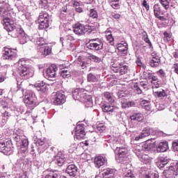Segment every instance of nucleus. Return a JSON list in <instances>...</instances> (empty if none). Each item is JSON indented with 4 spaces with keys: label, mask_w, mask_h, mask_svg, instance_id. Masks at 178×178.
Returning <instances> with one entry per match:
<instances>
[{
    "label": "nucleus",
    "mask_w": 178,
    "mask_h": 178,
    "mask_svg": "<svg viewBox=\"0 0 178 178\" xmlns=\"http://www.w3.org/2000/svg\"><path fill=\"white\" fill-rule=\"evenodd\" d=\"M143 74H144V77H145L146 79H148L149 80H152L151 83H154L155 81H158L159 80L158 77L152 74V73H151L149 71L144 72Z\"/></svg>",
    "instance_id": "nucleus-33"
},
{
    "label": "nucleus",
    "mask_w": 178,
    "mask_h": 178,
    "mask_svg": "<svg viewBox=\"0 0 178 178\" xmlns=\"http://www.w3.org/2000/svg\"><path fill=\"white\" fill-rule=\"evenodd\" d=\"M90 17H92V19H97L98 18V13L95 9H91L90 10Z\"/></svg>",
    "instance_id": "nucleus-49"
},
{
    "label": "nucleus",
    "mask_w": 178,
    "mask_h": 178,
    "mask_svg": "<svg viewBox=\"0 0 178 178\" xmlns=\"http://www.w3.org/2000/svg\"><path fill=\"white\" fill-rule=\"evenodd\" d=\"M125 178H136V177H134V174L130 172L125 175Z\"/></svg>",
    "instance_id": "nucleus-62"
},
{
    "label": "nucleus",
    "mask_w": 178,
    "mask_h": 178,
    "mask_svg": "<svg viewBox=\"0 0 178 178\" xmlns=\"http://www.w3.org/2000/svg\"><path fill=\"white\" fill-rule=\"evenodd\" d=\"M103 99H104L107 104H113L115 102V99H113V97L112 96V94L109 92H104L103 93Z\"/></svg>",
    "instance_id": "nucleus-29"
},
{
    "label": "nucleus",
    "mask_w": 178,
    "mask_h": 178,
    "mask_svg": "<svg viewBox=\"0 0 178 178\" xmlns=\"http://www.w3.org/2000/svg\"><path fill=\"white\" fill-rule=\"evenodd\" d=\"M152 149V144L146 143L142 145L137 146L136 148L133 149L134 154L138 156L141 162L143 163H147L148 161H149V156L147 154H144V151H151Z\"/></svg>",
    "instance_id": "nucleus-2"
},
{
    "label": "nucleus",
    "mask_w": 178,
    "mask_h": 178,
    "mask_svg": "<svg viewBox=\"0 0 178 178\" xmlns=\"http://www.w3.org/2000/svg\"><path fill=\"white\" fill-rule=\"evenodd\" d=\"M4 29L9 33V35H11L13 38H19V37L24 35V31L21 27L15 26V21L5 26Z\"/></svg>",
    "instance_id": "nucleus-5"
},
{
    "label": "nucleus",
    "mask_w": 178,
    "mask_h": 178,
    "mask_svg": "<svg viewBox=\"0 0 178 178\" xmlns=\"http://www.w3.org/2000/svg\"><path fill=\"white\" fill-rule=\"evenodd\" d=\"M97 80L98 78L97 77V76H95V74L92 73H89L87 75V81H88V83H95V81H97Z\"/></svg>",
    "instance_id": "nucleus-39"
},
{
    "label": "nucleus",
    "mask_w": 178,
    "mask_h": 178,
    "mask_svg": "<svg viewBox=\"0 0 178 178\" xmlns=\"http://www.w3.org/2000/svg\"><path fill=\"white\" fill-rule=\"evenodd\" d=\"M75 63L81 69H86L87 66H88V63H87V60L83 56H79L76 60H75Z\"/></svg>",
    "instance_id": "nucleus-25"
},
{
    "label": "nucleus",
    "mask_w": 178,
    "mask_h": 178,
    "mask_svg": "<svg viewBox=\"0 0 178 178\" xmlns=\"http://www.w3.org/2000/svg\"><path fill=\"white\" fill-rule=\"evenodd\" d=\"M77 166L74 164H71L67 167L65 173H67L70 177H74L75 176H77Z\"/></svg>",
    "instance_id": "nucleus-19"
},
{
    "label": "nucleus",
    "mask_w": 178,
    "mask_h": 178,
    "mask_svg": "<svg viewBox=\"0 0 178 178\" xmlns=\"http://www.w3.org/2000/svg\"><path fill=\"white\" fill-rule=\"evenodd\" d=\"M151 131H152V129L149 127L145 128L143 131L140 135H142L143 138L144 137H148L149 134H151Z\"/></svg>",
    "instance_id": "nucleus-44"
},
{
    "label": "nucleus",
    "mask_w": 178,
    "mask_h": 178,
    "mask_svg": "<svg viewBox=\"0 0 178 178\" xmlns=\"http://www.w3.org/2000/svg\"><path fill=\"white\" fill-rule=\"evenodd\" d=\"M118 176V171L115 169L107 168L103 171V177L105 178H115Z\"/></svg>",
    "instance_id": "nucleus-20"
},
{
    "label": "nucleus",
    "mask_w": 178,
    "mask_h": 178,
    "mask_svg": "<svg viewBox=\"0 0 178 178\" xmlns=\"http://www.w3.org/2000/svg\"><path fill=\"white\" fill-rule=\"evenodd\" d=\"M13 138L17 144L21 145V150L19 151L21 154H26L29 152V139L19 134H15Z\"/></svg>",
    "instance_id": "nucleus-6"
},
{
    "label": "nucleus",
    "mask_w": 178,
    "mask_h": 178,
    "mask_svg": "<svg viewBox=\"0 0 178 178\" xmlns=\"http://www.w3.org/2000/svg\"><path fill=\"white\" fill-rule=\"evenodd\" d=\"M67 15H69V10H67V6H65L59 10L58 16L60 19H66Z\"/></svg>",
    "instance_id": "nucleus-30"
},
{
    "label": "nucleus",
    "mask_w": 178,
    "mask_h": 178,
    "mask_svg": "<svg viewBox=\"0 0 178 178\" xmlns=\"http://www.w3.org/2000/svg\"><path fill=\"white\" fill-rule=\"evenodd\" d=\"M57 71L58 67H56V65H52L46 70V77H47V79H55V77H56Z\"/></svg>",
    "instance_id": "nucleus-18"
},
{
    "label": "nucleus",
    "mask_w": 178,
    "mask_h": 178,
    "mask_svg": "<svg viewBox=\"0 0 178 178\" xmlns=\"http://www.w3.org/2000/svg\"><path fill=\"white\" fill-rule=\"evenodd\" d=\"M73 31L77 35H84L86 33H91V29L90 26H84L82 24L77 23L73 26Z\"/></svg>",
    "instance_id": "nucleus-13"
},
{
    "label": "nucleus",
    "mask_w": 178,
    "mask_h": 178,
    "mask_svg": "<svg viewBox=\"0 0 178 178\" xmlns=\"http://www.w3.org/2000/svg\"><path fill=\"white\" fill-rule=\"evenodd\" d=\"M60 76L63 77V79H69L72 77V74L70 73V71L63 70L60 72Z\"/></svg>",
    "instance_id": "nucleus-45"
},
{
    "label": "nucleus",
    "mask_w": 178,
    "mask_h": 178,
    "mask_svg": "<svg viewBox=\"0 0 178 178\" xmlns=\"http://www.w3.org/2000/svg\"><path fill=\"white\" fill-rule=\"evenodd\" d=\"M0 152H2L4 155H10L13 152L12 140L9 139L0 140Z\"/></svg>",
    "instance_id": "nucleus-8"
},
{
    "label": "nucleus",
    "mask_w": 178,
    "mask_h": 178,
    "mask_svg": "<svg viewBox=\"0 0 178 178\" xmlns=\"http://www.w3.org/2000/svg\"><path fill=\"white\" fill-rule=\"evenodd\" d=\"M153 9L155 17L159 19V20H161V22H165V20H166V18H165V17L161 16V6H159V4H154Z\"/></svg>",
    "instance_id": "nucleus-24"
},
{
    "label": "nucleus",
    "mask_w": 178,
    "mask_h": 178,
    "mask_svg": "<svg viewBox=\"0 0 178 178\" xmlns=\"http://www.w3.org/2000/svg\"><path fill=\"white\" fill-rule=\"evenodd\" d=\"M127 43L124 44H118V49L120 52V54H123L124 55H126L127 54V51H129V47H127Z\"/></svg>",
    "instance_id": "nucleus-31"
},
{
    "label": "nucleus",
    "mask_w": 178,
    "mask_h": 178,
    "mask_svg": "<svg viewBox=\"0 0 178 178\" xmlns=\"http://www.w3.org/2000/svg\"><path fill=\"white\" fill-rule=\"evenodd\" d=\"M156 74H158L159 77L161 79H165V77H166V73L162 69L157 71Z\"/></svg>",
    "instance_id": "nucleus-54"
},
{
    "label": "nucleus",
    "mask_w": 178,
    "mask_h": 178,
    "mask_svg": "<svg viewBox=\"0 0 178 178\" xmlns=\"http://www.w3.org/2000/svg\"><path fill=\"white\" fill-rule=\"evenodd\" d=\"M66 102V96L63 95L62 92H57L55 94L54 104V105H61V104H65Z\"/></svg>",
    "instance_id": "nucleus-16"
},
{
    "label": "nucleus",
    "mask_w": 178,
    "mask_h": 178,
    "mask_svg": "<svg viewBox=\"0 0 178 178\" xmlns=\"http://www.w3.org/2000/svg\"><path fill=\"white\" fill-rule=\"evenodd\" d=\"M103 112H106L108 113L115 112V106L113 104H105L102 106Z\"/></svg>",
    "instance_id": "nucleus-32"
},
{
    "label": "nucleus",
    "mask_w": 178,
    "mask_h": 178,
    "mask_svg": "<svg viewBox=\"0 0 178 178\" xmlns=\"http://www.w3.org/2000/svg\"><path fill=\"white\" fill-rule=\"evenodd\" d=\"M133 90L138 95L143 94V89L138 86V83H135L133 86Z\"/></svg>",
    "instance_id": "nucleus-42"
},
{
    "label": "nucleus",
    "mask_w": 178,
    "mask_h": 178,
    "mask_svg": "<svg viewBox=\"0 0 178 178\" xmlns=\"http://www.w3.org/2000/svg\"><path fill=\"white\" fill-rule=\"evenodd\" d=\"M97 130L99 133H104L106 130V127L102 124H99L97 126Z\"/></svg>",
    "instance_id": "nucleus-51"
},
{
    "label": "nucleus",
    "mask_w": 178,
    "mask_h": 178,
    "mask_svg": "<svg viewBox=\"0 0 178 178\" xmlns=\"http://www.w3.org/2000/svg\"><path fill=\"white\" fill-rule=\"evenodd\" d=\"M129 67L124 65L123 63H120L119 65L113 63L111 65V71L113 73H119L120 76H123L127 73Z\"/></svg>",
    "instance_id": "nucleus-11"
},
{
    "label": "nucleus",
    "mask_w": 178,
    "mask_h": 178,
    "mask_svg": "<svg viewBox=\"0 0 178 178\" xmlns=\"http://www.w3.org/2000/svg\"><path fill=\"white\" fill-rule=\"evenodd\" d=\"M39 52H40V54H42V55H44V56H47L51 54V48H49V46L40 47L39 49Z\"/></svg>",
    "instance_id": "nucleus-38"
},
{
    "label": "nucleus",
    "mask_w": 178,
    "mask_h": 178,
    "mask_svg": "<svg viewBox=\"0 0 178 178\" xmlns=\"http://www.w3.org/2000/svg\"><path fill=\"white\" fill-rule=\"evenodd\" d=\"M154 94L155 97H158V98H163V97H166V92L163 90L154 92Z\"/></svg>",
    "instance_id": "nucleus-47"
},
{
    "label": "nucleus",
    "mask_w": 178,
    "mask_h": 178,
    "mask_svg": "<svg viewBox=\"0 0 178 178\" xmlns=\"http://www.w3.org/2000/svg\"><path fill=\"white\" fill-rule=\"evenodd\" d=\"M24 104L28 109L33 110L34 108L38 106L39 103L37 100V96L33 92H29L27 95L24 96Z\"/></svg>",
    "instance_id": "nucleus-4"
},
{
    "label": "nucleus",
    "mask_w": 178,
    "mask_h": 178,
    "mask_svg": "<svg viewBox=\"0 0 178 178\" xmlns=\"http://www.w3.org/2000/svg\"><path fill=\"white\" fill-rule=\"evenodd\" d=\"M138 86L141 88H143V90H147L148 89V82H144L141 81L140 83H138Z\"/></svg>",
    "instance_id": "nucleus-56"
},
{
    "label": "nucleus",
    "mask_w": 178,
    "mask_h": 178,
    "mask_svg": "<svg viewBox=\"0 0 178 178\" xmlns=\"http://www.w3.org/2000/svg\"><path fill=\"white\" fill-rule=\"evenodd\" d=\"M65 161L66 159L65 158V154H63L62 152H58L57 154L54 156L53 161L58 166H63V163H65Z\"/></svg>",
    "instance_id": "nucleus-15"
},
{
    "label": "nucleus",
    "mask_w": 178,
    "mask_h": 178,
    "mask_svg": "<svg viewBox=\"0 0 178 178\" xmlns=\"http://www.w3.org/2000/svg\"><path fill=\"white\" fill-rule=\"evenodd\" d=\"M9 116H10V113H9V112L8 111H5L3 113L2 118H4V119H9Z\"/></svg>",
    "instance_id": "nucleus-61"
},
{
    "label": "nucleus",
    "mask_w": 178,
    "mask_h": 178,
    "mask_svg": "<svg viewBox=\"0 0 178 178\" xmlns=\"http://www.w3.org/2000/svg\"><path fill=\"white\" fill-rule=\"evenodd\" d=\"M168 163H169V159L167 157L161 156L159 158L158 161L156 162V165L159 169H163V168H165Z\"/></svg>",
    "instance_id": "nucleus-26"
},
{
    "label": "nucleus",
    "mask_w": 178,
    "mask_h": 178,
    "mask_svg": "<svg viewBox=\"0 0 178 178\" xmlns=\"http://www.w3.org/2000/svg\"><path fill=\"white\" fill-rule=\"evenodd\" d=\"M35 144L39 154H42V152L48 148V145L45 143V141L42 139H38L37 141L35 142Z\"/></svg>",
    "instance_id": "nucleus-17"
},
{
    "label": "nucleus",
    "mask_w": 178,
    "mask_h": 178,
    "mask_svg": "<svg viewBox=\"0 0 178 178\" xmlns=\"http://www.w3.org/2000/svg\"><path fill=\"white\" fill-rule=\"evenodd\" d=\"M34 42L36 45H45V40H44V38H38Z\"/></svg>",
    "instance_id": "nucleus-50"
},
{
    "label": "nucleus",
    "mask_w": 178,
    "mask_h": 178,
    "mask_svg": "<svg viewBox=\"0 0 178 178\" xmlns=\"http://www.w3.org/2000/svg\"><path fill=\"white\" fill-rule=\"evenodd\" d=\"M140 106L145 111H151V103L148 100H142L140 102Z\"/></svg>",
    "instance_id": "nucleus-35"
},
{
    "label": "nucleus",
    "mask_w": 178,
    "mask_h": 178,
    "mask_svg": "<svg viewBox=\"0 0 178 178\" xmlns=\"http://www.w3.org/2000/svg\"><path fill=\"white\" fill-rule=\"evenodd\" d=\"M169 149L168 142H161L156 147L157 152H166Z\"/></svg>",
    "instance_id": "nucleus-27"
},
{
    "label": "nucleus",
    "mask_w": 178,
    "mask_h": 178,
    "mask_svg": "<svg viewBox=\"0 0 178 178\" xmlns=\"http://www.w3.org/2000/svg\"><path fill=\"white\" fill-rule=\"evenodd\" d=\"M88 59L90 60H92V62H95L96 63H102V67L101 69H104V66H105V65H104V63H102V60L101 59V58L91 54L88 56Z\"/></svg>",
    "instance_id": "nucleus-34"
},
{
    "label": "nucleus",
    "mask_w": 178,
    "mask_h": 178,
    "mask_svg": "<svg viewBox=\"0 0 178 178\" xmlns=\"http://www.w3.org/2000/svg\"><path fill=\"white\" fill-rule=\"evenodd\" d=\"M86 137L84 124H77L75 128V138L76 140H83Z\"/></svg>",
    "instance_id": "nucleus-14"
},
{
    "label": "nucleus",
    "mask_w": 178,
    "mask_h": 178,
    "mask_svg": "<svg viewBox=\"0 0 178 178\" xmlns=\"http://www.w3.org/2000/svg\"><path fill=\"white\" fill-rule=\"evenodd\" d=\"M109 3L113 9L120 8V3L119 1L110 2Z\"/></svg>",
    "instance_id": "nucleus-52"
},
{
    "label": "nucleus",
    "mask_w": 178,
    "mask_h": 178,
    "mask_svg": "<svg viewBox=\"0 0 178 178\" xmlns=\"http://www.w3.org/2000/svg\"><path fill=\"white\" fill-rule=\"evenodd\" d=\"M144 178H159V175H158V174L146 172V174L144 176Z\"/></svg>",
    "instance_id": "nucleus-53"
},
{
    "label": "nucleus",
    "mask_w": 178,
    "mask_h": 178,
    "mask_svg": "<svg viewBox=\"0 0 178 178\" xmlns=\"http://www.w3.org/2000/svg\"><path fill=\"white\" fill-rule=\"evenodd\" d=\"M163 175L166 178L175 177V170L173 167H170L168 170H165L163 171Z\"/></svg>",
    "instance_id": "nucleus-36"
},
{
    "label": "nucleus",
    "mask_w": 178,
    "mask_h": 178,
    "mask_svg": "<svg viewBox=\"0 0 178 178\" xmlns=\"http://www.w3.org/2000/svg\"><path fill=\"white\" fill-rule=\"evenodd\" d=\"M0 16L1 19V23L5 27L9 26V24H13L14 20L9 17V11L3 7L0 8Z\"/></svg>",
    "instance_id": "nucleus-10"
},
{
    "label": "nucleus",
    "mask_w": 178,
    "mask_h": 178,
    "mask_svg": "<svg viewBox=\"0 0 178 178\" xmlns=\"http://www.w3.org/2000/svg\"><path fill=\"white\" fill-rule=\"evenodd\" d=\"M170 1L171 0H159V2L163 8H164L165 10H168L170 7Z\"/></svg>",
    "instance_id": "nucleus-40"
},
{
    "label": "nucleus",
    "mask_w": 178,
    "mask_h": 178,
    "mask_svg": "<svg viewBox=\"0 0 178 178\" xmlns=\"http://www.w3.org/2000/svg\"><path fill=\"white\" fill-rule=\"evenodd\" d=\"M115 154H120L122 155H127V149L123 147H117L115 150Z\"/></svg>",
    "instance_id": "nucleus-46"
},
{
    "label": "nucleus",
    "mask_w": 178,
    "mask_h": 178,
    "mask_svg": "<svg viewBox=\"0 0 178 178\" xmlns=\"http://www.w3.org/2000/svg\"><path fill=\"white\" fill-rule=\"evenodd\" d=\"M172 149L175 152H178V140L172 143Z\"/></svg>",
    "instance_id": "nucleus-58"
},
{
    "label": "nucleus",
    "mask_w": 178,
    "mask_h": 178,
    "mask_svg": "<svg viewBox=\"0 0 178 178\" xmlns=\"http://www.w3.org/2000/svg\"><path fill=\"white\" fill-rule=\"evenodd\" d=\"M107 41H108L109 44H113V41H115V39L113 38V35L112 34H108L106 35Z\"/></svg>",
    "instance_id": "nucleus-57"
},
{
    "label": "nucleus",
    "mask_w": 178,
    "mask_h": 178,
    "mask_svg": "<svg viewBox=\"0 0 178 178\" xmlns=\"http://www.w3.org/2000/svg\"><path fill=\"white\" fill-rule=\"evenodd\" d=\"M35 88L40 92H47L48 91V85L44 81H40L34 84Z\"/></svg>",
    "instance_id": "nucleus-23"
},
{
    "label": "nucleus",
    "mask_w": 178,
    "mask_h": 178,
    "mask_svg": "<svg viewBox=\"0 0 178 178\" xmlns=\"http://www.w3.org/2000/svg\"><path fill=\"white\" fill-rule=\"evenodd\" d=\"M88 91L83 88L75 89L72 92V98L75 101L83 102L86 108H92V97L87 94Z\"/></svg>",
    "instance_id": "nucleus-1"
},
{
    "label": "nucleus",
    "mask_w": 178,
    "mask_h": 178,
    "mask_svg": "<svg viewBox=\"0 0 178 178\" xmlns=\"http://www.w3.org/2000/svg\"><path fill=\"white\" fill-rule=\"evenodd\" d=\"M17 72L18 74L24 79V80H27V79H30V77H33V76H34V71L27 67V65H26V61H24L23 58L18 61Z\"/></svg>",
    "instance_id": "nucleus-3"
},
{
    "label": "nucleus",
    "mask_w": 178,
    "mask_h": 178,
    "mask_svg": "<svg viewBox=\"0 0 178 178\" xmlns=\"http://www.w3.org/2000/svg\"><path fill=\"white\" fill-rule=\"evenodd\" d=\"M39 5H40V8H42V9H48V8H49V4L48 3V0H41Z\"/></svg>",
    "instance_id": "nucleus-48"
},
{
    "label": "nucleus",
    "mask_w": 178,
    "mask_h": 178,
    "mask_svg": "<svg viewBox=\"0 0 178 178\" xmlns=\"http://www.w3.org/2000/svg\"><path fill=\"white\" fill-rule=\"evenodd\" d=\"M3 58V59H7L8 60H15V59L17 58V49L4 47Z\"/></svg>",
    "instance_id": "nucleus-12"
},
{
    "label": "nucleus",
    "mask_w": 178,
    "mask_h": 178,
    "mask_svg": "<svg viewBox=\"0 0 178 178\" xmlns=\"http://www.w3.org/2000/svg\"><path fill=\"white\" fill-rule=\"evenodd\" d=\"M115 159H117L118 162L122 163L126 161V154H120L119 153H115Z\"/></svg>",
    "instance_id": "nucleus-41"
},
{
    "label": "nucleus",
    "mask_w": 178,
    "mask_h": 178,
    "mask_svg": "<svg viewBox=\"0 0 178 178\" xmlns=\"http://www.w3.org/2000/svg\"><path fill=\"white\" fill-rule=\"evenodd\" d=\"M75 10L77 12V13H83L84 10H83V8H81V6H79L78 7H75Z\"/></svg>",
    "instance_id": "nucleus-60"
},
{
    "label": "nucleus",
    "mask_w": 178,
    "mask_h": 178,
    "mask_svg": "<svg viewBox=\"0 0 178 178\" xmlns=\"http://www.w3.org/2000/svg\"><path fill=\"white\" fill-rule=\"evenodd\" d=\"M164 41L165 42H169L172 40V35H170V33H168V32H164Z\"/></svg>",
    "instance_id": "nucleus-55"
},
{
    "label": "nucleus",
    "mask_w": 178,
    "mask_h": 178,
    "mask_svg": "<svg viewBox=\"0 0 178 178\" xmlns=\"http://www.w3.org/2000/svg\"><path fill=\"white\" fill-rule=\"evenodd\" d=\"M86 48L91 51H101V49H104V42L99 38L90 39L86 43Z\"/></svg>",
    "instance_id": "nucleus-9"
},
{
    "label": "nucleus",
    "mask_w": 178,
    "mask_h": 178,
    "mask_svg": "<svg viewBox=\"0 0 178 178\" xmlns=\"http://www.w3.org/2000/svg\"><path fill=\"white\" fill-rule=\"evenodd\" d=\"M143 5L146 10H149V5H148V3L145 0L143 1Z\"/></svg>",
    "instance_id": "nucleus-63"
},
{
    "label": "nucleus",
    "mask_w": 178,
    "mask_h": 178,
    "mask_svg": "<svg viewBox=\"0 0 178 178\" xmlns=\"http://www.w3.org/2000/svg\"><path fill=\"white\" fill-rule=\"evenodd\" d=\"M152 59L149 61V66L151 67H158L161 65V59L159 56L155 53L152 54Z\"/></svg>",
    "instance_id": "nucleus-21"
},
{
    "label": "nucleus",
    "mask_w": 178,
    "mask_h": 178,
    "mask_svg": "<svg viewBox=\"0 0 178 178\" xmlns=\"http://www.w3.org/2000/svg\"><path fill=\"white\" fill-rule=\"evenodd\" d=\"M46 175L44 178H58L59 177V172L56 171H45Z\"/></svg>",
    "instance_id": "nucleus-37"
},
{
    "label": "nucleus",
    "mask_w": 178,
    "mask_h": 178,
    "mask_svg": "<svg viewBox=\"0 0 178 178\" xmlns=\"http://www.w3.org/2000/svg\"><path fill=\"white\" fill-rule=\"evenodd\" d=\"M173 69L174 72H175L177 74H178V63H175L173 65Z\"/></svg>",
    "instance_id": "nucleus-64"
},
{
    "label": "nucleus",
    "mask_w": 178,
    "mask_h": 178,
    "mask_svg": "<svg viewBox=\"0 0 178 178\" xmlns=\"http://www.w3.org/2000/svg\"><path fill=\"white\" fill-rule=\"evenodd\" d=\"M130 119L134 122H143L144 120V115L141 113H134L130 116Z\"/></svg>",
    "instance_id": "nucleus-28"
},
{
    "label": "nucleus",
    "mask_w": 178,
    "mask_h": 178,
    "mask_svg": "<svg viewBox=\"0 0 178 178\" xmlns=\"http://www.w3.org/2000/svg\"><path fill=\"white\" fill-rule=\"evenodd\" d=\"M49 15L48 13L43 11L40 13L38 17L39 30H45L49 27Z\"/></svg>",
    "instance_id": "nucleus-7"
},
{
    "label": "nucleus",
    "mask_w": 178,
    "mask_h": 178,
    "mask_svg": "<svg viewBox=\"0 0 178 178\" xmlns=\"http://www.w3.org/2000/svg\"><path fill=\"white\" fill-rule=\"evenodd\" d=\"M106 163V159H105V157L102 156H98L94 159V164L95 168H97V169H99L101 166H104V165H105Z\"/></svg>",
    "instance_id": "nucleus-22"
},
{
    "label": "nucleus",
    "mask_w": 178,
    "mask_h": 178,
    "mask_svg": "<svg viewBox=\"0 0 178 178\" xmlns=\"http://www.w3.org/2000/svg\"><path fill=\"white\" fill-rule=\"evenodd\" d=\"M111 16L113 19H115V20H119V19H120L121 17V15L120 14H118V13H113L111 14Z\"/></svg>",
    "instance_id": "nucleus-59"
},
{
    "label": "nucleus",
    "mask_w": 178,
    "mask_h": 178,
    "mask_svg": "<svg viewBox=\"0 0 178 178\" xmlns=\"http://www.w3.org/2000/svg\"><path fill=\"white\" fill-rule=\"evenodd\" d=\"M18 38L19 40V44H22V45L26 44V42L29 41V35H27V34H26L25 33H24V35H21Z\"/></svg>",
    "instance_id": "nucleus-43"
}]
</instances>
